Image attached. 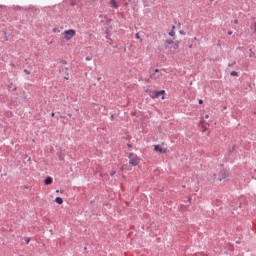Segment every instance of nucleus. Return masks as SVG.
<instances>
[{
    "instance_id": "1",
    "label": "nucleus",
    "mask_w": 256,
    "mask_h": 256,
    "mask_svg": "<svg viewBox=\"0 0 256 256\" xmlns=\"http://www.w3.org/2000/svg\"><path fill=\"white\" fill-rule=\"evenodd\" d=\"M229 177H231V172L228 170L220 171L218 176L217 174H214V179H217L218 181H229Z\"/></svg>"
},
{
    "instance_id": "2",
    "label": "nucleus",
    "mask_w": 256,
    "mask_h": 256,
    "mask_svg": "<svg viewBox=\"0 0 256 256\" xmlns=\"http://www.w3.org/2000/svg\"><path fill=\"white\" fill-rule=\"evenodd\" d=\"M128 159H129V165H132V167H137V165L141 163V158L137 156V154L135 153H130L128 155Z\"/></svg>"
},
{
    "instance_id": "3",
    "label": "nucleus",
    "mask_w": 256,
    "mask_h": 256,
    "mask_svg": "<svg viewBox=\"0 0 256 256\" xmlns=\"http://www.w3.org/2000/svg\"><path fill=\"white\" fill-rule=\"evenodd\" d=\"M64 39L66 41H71L75 35H77V32L74 29L65 30L64 33Z\"/></svg>"
},
{
    "instance_id": "4",
    "label": "nucleus",
    "mask_w": 256,
    "mask_h": 256,
    "mask_svg": "<svg viewBox=\"0 0 256 256\" xmlns=\"http://www.w3.org/2000/svg\"><path fill=\"white\" fill-rule=\"evenodd\" d=\"M149 97H151V99H159V97H161L162 95V99H165V90L162 91H150L148 93ZM164 96V97H163Z\"/></svg>"
},
{
    "instance_id": "5",
    "label": "nucleus",
    "mask_w": 256,
    "mask_h": 256,
    "mask_svg": "<svg viewBox=\"0 0 256 256\" xmlns=\"http://www.w3.org/2000/svg\"><path fill=\"white\" fill-rule=\"evenodd\" d=\"M161 77H163V73H161L160 69H155L150 75V79H154L155 81H157V79H161Z\"/></svg>"
},
{
    "instance_id": "6",
    "label": "nucleus",
    "mask_w": 256,
    "mask_h": 256,
    "mask_svg": "<svg viewBox=\"0 0 256 256\" xmlns=\"http://www.w3.org/2000/svg\"><path fill=\"white\" fill-rule=\"evenodd\" d=\"M154 151H157L158 153H167V149H163L160 145H155Z\"/></svg>"
},
{
    "instance_id": "7",
    "label": "nucleus",
    "mask_w": 256,
    "mask_h": 256,
    "mask_svg": "<svg viewBox=\"0 0 256 256\" xmlns=\"http://www.w3.org/2000/svg\"><path fill=\"white\" fill-rule=\"evenodd\" d=\"M110 7L113 9H119V4H117L116 0H110Z\"/></svg>"
},
{
    "instance_id": "8",
    "label": "nucleus",
    "mask_w": 256,
    "mask_h": 256,
    "mask_svg": "<svg viewBox=\"0 0 256 256\" xmlns=\"http://www.w3.org/2000/svg\"><path fill=\"white\" fill-rule=\"evenodd\" d=\"M45 185H51V183H53V178L51 176H48L45 180H44Z\"/></svg>"
},
{
    "instance_id": "9",
    "label": "nucleus",
    "mask_w": 256,
    "mask_h": 256,
    "mask_svg": "<svg viewBox=\"0 0 256 256\" xmlns=\"http://www.w3.org/2000/svg\"><path fill=\"white\" fill-rule=\"evenodd\" d=\"M55 203H58V205H63V198H61V197H56Z\"/></svg>"
},
{
    "instance_id": "10",
    "label": "nucleus",
    "mask_w": 256,
    "mask_h": 256,
    "mask_svg": "<svg viewBox=\"0 0 256 256\" xmlns=\"http://www.w3.org/2000/svg\"><path fill=\"white\" fill-rule=\"evenodd\" d=\"M172 47H173L174 50L179 49V41L174 42V43L172 44Z\"/></svg>"
},
{
    "instance_id": "11",
    "label": "nucleus",
    "mask_w": 256,
    "mask_h": 256,
    "mask_svg": "<svg viewBox=\"0 0 256 256\" xmlns=\"http://www.w3.org/2000/svg\"><path fill=\"white\" fill-rule=\"evenodd\" d=\"M170 37H175V26H172V31L169 32Z\"/></svg>"
},
{
    "instance_id": "12",
    "label": "nucleus",
    "mask_w": 256,
    "mask_h": 256,
    "mask_svg": "<svg viewBox=\"0 0 256 256\" xmlns=\"http://www.w3.org/2000/svg\"><path fill=\"white\" fill-rule=\"evenodd\" d=\"M230 75H231L232 77H239V73H237V71H232V72L230 73Z\"/></svg>"
},
{
    "instance_id": "13",
    "label": "nucleus",
    "mask_w": 256,
    "mask_h": 256,
    "mask_svg": "<svg viewBox=\"0 0 256 256\" xmlns=\"http://www.w3.org/2000/svg\"><path fill=\"white\" fill-rule=\"evenodd\" d=\"M173 43H175V41H173V40H171V39L166 41V44H167V45H173Z\"/></svg>"
},
{
    "instance_id": "14",
    "label": "nucleus",
    "mask_w": 256,
    "mask_h": 256,
    "mask_svg": "<svg viewBox=\"0 0 256 256\" xmlns=\"http://www.w3.org/2000/svg\"><path fill=\"white\" fill-rule=\"evenodd\" d=\"M25 241H26V244L29 245V243L31 242V238H26Z\"/></svg>"
},
{
    "instance_id": "15",
    "label": "nucleus",
    "mask_w": 256,
    "mask_h": 256,
    "mask_svg": "<svg viewBox=\"0 0 256 256\" xmlns=\"http://www.w3.org/2000/svg\"><path fill=\"white\" fill-rule=\"evenodd\" d=\"M24 73H26V75H31V72H29L27 69H24Z\"/></svg>"
},
{
    "instance_id": "16",
    "label": "nucleus",
    "mask_w": 256,
    "mask_h": 256,
    "mask_svg": "<svg viewBox=\"0 0 256 256\" xmlns=\"http://www.w3.org/2000/svg\"><path fill=\"white\" fill-rule=\"evenodd\" d=\"M198 103H199V105H203V100L200 99V100L198 101Z\"/></svg>"
},
{
    "instance_id": "17",
    "label": "nucleus",
    "mask_w": 256,
    "mask_h": 256,
    "mask_svg": "<svg viewBox=\"0 0 256 256\" xmlns=\"http://www.w3.org/2000/svg\"><path fill=\"white\" fill-rule=\"evenodd\" d=\"M91 59H92V58H91V57H89V56H88V57H86V61H91Z\"/></svg>"
},
{
    "instance_id": "18",
    "label": "nucleus",
    "mask_w": 256,
    "mask_h": 256,
    "mask_svg": "<svg viewBox=\"0 0 256 256\" xmlns=\"http://www.w3.org/2000/svg\"><path fill=\"white\" fill-rule=\"evenodd\" d=\"M110 175L113 177V175H115V171L110 172Z\"/></svg>"
},
{
    "instance_id": "19",
    "label": "nucleus",
    "mask_w": 256,
    "mask_h": 256,
    "mask_svg": "<svg viewBox=\"0 0 256 256\" xmlns=\"http://www.w3.org/2000/svg\"><path fill=\"white\" fill-rule=\"evenodd\" d=\"M234 23L235 25H237L239 23V20H235Z\"/></svg>"
},
{
    "instance_id": "20",
    "label": "nucleus",
    "mask_w": 256,
    "mask_h": 256,
    "mask_svg": "<svg viewBox=\"0 0 256 256\" xmlns=\"http://www.w3.org/2000/svg\"><path fill=\"white\" fill-rule=\"evenodd\" d=\"M205 119H209V114H206V115H205Z\"/></svg>"
},
{
    "instance_id": "21",
    "label": "nucleus",
    "mask_w": 256,
    "mask_h": 256,
    "mask_svg": "<svg viewBox=\"0 0 256 256\" xmlns=\"http://www.w3.org/2000/svg\"><path fill=\"white\" fill-rule=\"evenodd\" d=\"M228 35H233V32L232 31L228 32Z\"/></svg>"
},
{
    "instance_id": "22",
    "label": "nucleus",
    "mask_w": 256,
    "mask_h": 256,
    "mask_svg": "<svg viewBox=\"0 0 256 256\" xmlns=\"http://www.w3.org/2000/svg\"><path fill=\"white\" fill-rule=\"evenodd\" d=\"M11 87H13V83H11V84L9 85V88H11Z\"/></svg>"
},
{
    "instance_id": "23",
    "label": "nucleus",
    "mask_w": 256,
    "mask_h": 256,
    "mask_svg": "<svg viewBox=\"0 0 256 256\" xmlns=\"http://www.w3.org/2000/svg\"><path fill=\"white\" fill-rule=\"evenodd\" d=\"M51 117H55V113H52V114H51Z\"/></svg>"
},
{
    "instance_id": "24",
    "label": "nucleus",
    "mask_w": 256,
    "mask_h": 256,
    "mask_svg": "<svg viewBox=\"0 0 256 256\" xmlns=\"http://www.w3.org/2000/svg\"><path fill=\"white\" fill-rule=\"evenodd\" d=\"M13 91H17V87L13 88Z\"/></svg>"
},
{
    "instance_id": "25",
    "label": "nucleus",
    "mask_w": 256,
    "mask_h": 256,
    "mask_svg": "<svg viewBox=\"0 0 256 256\" xmlns=\"http://www.w3.org/2000/svg\"><path fill=\"white\" fill-rule=\"evenodd\" d=\"M180 34H181V35H183V32H182V31H180Z\"/></svg>"
},
{
    "instance_id": "26",
    "label": "nucleus",
    "mask_w": 256,
    "mask_h": 256,
    "mask_svg": "<svg viewBox=\"0 0 256 256\" xmlns=\"http://www.w3.org/2000/svg\"><path fill=\"white\" fill-rule=\"evenodd\" d=\"M191 47H193V45H190L189 48L191 49Z\"/></svg>"
}]
</instances>
